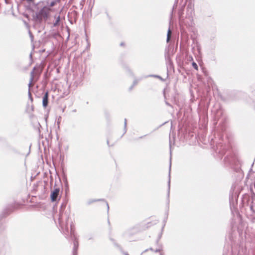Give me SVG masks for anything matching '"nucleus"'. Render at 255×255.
<instances>
[{
    "mask_svg": "<svg viewBox=\"0 0 255 255\" xmlns=\"http://www.w3.org/2000/svg\"><path fill=\"white\" fill-rule=\"evenodd\" d=\"M53 8L45 5L36 13V18L39 20L44 19L46 20L49 17L50 13L53 11Z\"/></svg>",
    "mask_w": 255,
    "mask_h": 255,
    "instance_id": "nucleus-1",
    "label": "nucleus"
},
{
    "mask_svg": "<svg viewBox=\"0 0 255 255\" xmlns=\"http://www.w3.org/2000/svg\"><path fill=\"white\" fill-rule=\"evenodd\" d=\"M59 223L60 226L61 227V229L63 233L65 235L66 237L68 236H73L74 238H75V234H74V226L71 224L70 226V229L68 227L67 224L64 225L63 224L62 218L60 217L58 219Z\"/></svg>",
    "mask_w": 255,
    "mask_h": 255,
    "instance_id": "nucleus-2",
    "label": "nucleus"
},
{
    "mask_svg": "<svg viewBox=\"0 0 255 255\" xmlns=\"http://www.w3.org/2000/svg\"><path fill=\"white\" fill-rule=\"evenodd\" d=\"M34 69L30 72V81L28 84V98L29 100L32 102L33 101V98H32V95L30 93V88L31 87L32 83L34 79Z\"/></svg>",
    "mask_w": 255,
    "mask_h": 255,
    "instance_id": "nucleus-3",
    "label": "nucleus"
},
{
    "mask_svg": "<svg viewBox=\"0 0 255 255\" xmlns=\"http://www.w3.org/2000/svg\"><path fill=\"white\" fill-rule=\"evenodd\" d=\"M59 188H55L54 190L52 192L50 197L52 201H56L57 198L58 197V196L59 195Z\"/></svg>",
    "mask_w": 255,
    "mask_h": 255,
    "instance_id": "nucleus-4",
    "label": "nucleus"
},
{
    "mask_svg": "<svg viewBox=\"0 0 255 255\" xmlns=\"http://www.w3.org/2000/svg\"><path fill=\"white\" fill-rule=\"evenodd\" d=\"M42 105L44 108H46L48 105V93L46 92L43 97Z\"/></svg>",
    "mask_w": 255,
    "mask_h": 255,
    "instance_id": "nucleus-5",
    "label": "nucleus"
},
{
    "mask_svg": "<svg viewBox=\"0 0 255 255\" xmlns=\"http://www.w3.org/2000/svg\"><path fill=\"white\" fill-rule=\"evenodd\" d=\"M78 248V241L75 239L74 241V247L73 249V255H77V251Z\"/></svg>",
    "mask_w": 255,
    "mask_h": 255,
    "instance_id": "nucleus-6",
    "label": "nucleus"
},
{
    "mask_svg": "<svg viewBox=\"0 0 255 255\" xmlns=\"http://www.w3.org/2000/svg\"><path fill=\"white\" fill-rule=\"evenodd\" d=\"M60 15L55 16V21L53 23V26H56L59 24L60 21Z\"/></svg>",
    "mask_w": 255,
    "mask_h": 255,
    "instance_id": "nucleus-7",
    "label": "nucleus"
},
{
    "mask_svg": "<svg viewBox=\"0 0 255 255\" xmlns=\"http://www.w3.org/2000/svg\"><path fill=\"white\" fill-rule=\"evenodd\" d=\"M56 4L55 1H52L50 2H47V5H46V6H49V7L52 8L53 6H54Z\"/></svg>",
    "mask_w": 255,
    "mask_h": 255,
    "instance_id": "nucleus-8",
    "label": "nucleus"
},
{
    "mask_svg": "<svg viewBox=\"0 0 255 255\" xmlns=\"http://www.w3.org/2000/svg\"><path fill=\"white\" fill-rule=\"evenodd\" d=\"M171 31L170 29V28H168V32H167V39H166V41L167 42H168L170 40V36H171Z\"/></svg>",
    "mask_w": 255,
    "mask_h": 255,
    "instance_id": "nucleus-9",
    "label": "nucleus"
},
{
    "mask_svg": "<svg viewBox=\"0 0 255 255\" xmlns=\"http://www.w3.org/2000/svg\"><path fill=\"white\" fill-rule=\"evenodd\" d=\"M192 65L195 69H196L197 70H198V66H197V64L195 62H193L192 63Z\"/></svg>",
    "mask_w": 255,
    "mask_h": 255,
    "instance_id": "nucleus-10",
    "label": "nucleus"
},
{
    "mask_svg": "<svg viewBox=\"0 0 255 255\" xmlns=\"http://www.w3.org/2000/svg\"><path fill=\"white\" fill-rule=\"evenodd\" d=\"M127 119H125V123H124V127H125V128L126 129V127H127Z\"/></svg>",
    "mask_w": 255,
    "mask_h": 255,
    "instance_id": "nucleus-11",
    "label": "nucleus"
},
{
    "mask_svg": "<svg viewBox=\"0 0 255 255\" xmlns=\"http://www.w3.org/2000/svg\"><path fill=\"white\" fill-rule=\"evenodd\" d=\"M187 7H188H188H190L191 11V12L192 11V10H192V6H191V5H190V6L188 5Z\"/></svg>",
    "mask_w": 255,
    "mask_h": 255,
    "instance_id": "nucleus-12",
    "label": "nucleus"
},
{
    "mask_svg": "<svg viewBox=\"0 0 255 255\" xmlns=\"http://www.w3.org/2000/svg\"><path fill=\"white\" fill-rule=\"evenodd\" d=\"M107 209H108V210H109V204H108V203H107Z\"/></svg>",
    "mask_w": 255,
    "mask_h": 255,
    "instance_id": "nucleus-13",
    "label": "nucleus"
},
{
    "mask_svg": "<svg viewBox=\"0 0 255 255\" xmlns=\"http://www.w3.org/2000/svg\"><path fill=\"white\" fill-rule=\"evenodd\" d=\"M170 179H169V181H168V186L169 187L170 186Z\"/></svg>",
    "mask_w": 255,
    "mask_h": 255,
    "instance_id": "nucleus-14",
    "label": "nucleus"
},
{
    "mask_svg": "<svg viewBox=\"0 0 255 255\" xmlns=\"http://www.w3.org/2000/svg\"><path fill=\"white\" fill-rule=\"evenodd\" d=\"M251 209H253L254 208V206H251Z\"/></svg>",
    "mask_w": 255,
    "mask_h": 255,
    "instance_id": "nucleus-15",
    "label": "nucleus"
},
{
    "mask_svg": "<svg viewBox=\"0 0 255 255\" xmlns=\"http://www.w3.org/2000/svg\"><path fill=\"white\" fill-rule=\"evenodd\" d=\"M121 45H123V43H121Z\"/></svg>",
    "mask_w": 255,
    "mask_h": 255,
    "instance_id": "nucleus-16",
    "label": "nucleus"
},
{
    "mask_svg": "<svg viewBox=\"0 0 255 255\" xmlns=\"http://www.w3.org/2000/svg\"><path fill=\"white\" fill-rule=\"evenodd\" d=\"M126 255H128V254H126Z\"/></svg>",
    "mask_w": 255,
    "mask_h": 255,
    "instance_id": "nucleus-17",
    "label": "nucleus"
},
{
    "mask_svg": "<svg viewBox=\"0 0 255 255\" xmlns=\"http://www.w3.org/2000/svg\"><path fill=\"white\" fill-rule=\"evenodd\" d=\"M6 1V0H5V1Z\"/></svg>",
    "mask_w": 255,
    "mask_h": 255,
    "instance_id": "nucleus-18",
    "label": "nucleus"
}]
</instances>
